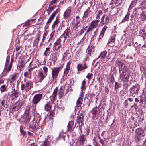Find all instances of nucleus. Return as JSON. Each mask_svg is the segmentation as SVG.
Returning a JSON list of instances; mask_svg holds the SVG:
<instances>
[{"mask_svg":"<svg viewBox=\"0 0 146 146\" xmlns=\"http://www.w3.org/2000/svg\"><path fill=\"white\" fill-rule=\"evenodd\" d=\"M92 12L90 11H86L84 13L83 18H86L88 17L90 13Z\"/></svg>","mask_w":146,"mask_h":146,"instance_id":"ea45409f","label":"nucleus"},{"mask_svg":"<svg viewBox=\"0 0 146 146\" xmlns=\"http://www.w3.org/2000/svg\"><path fill=\"white\" fill-rule=\"evenodd\" d=\"M83 101V98L82 96H80L78 99L77 100L76 104L77 106L79 107L82 104V102Z\"/></svg>","mask_w":146,"mask_h":146,"instance_id":"c756f323","label":"nucleus"},{"mask_svg":"<svg viewBox=\"0 0 146 146\" xmlns=\"http://www.w3.org/2000/svg\"><path fill=\"white\" fill-rule=\"evenodd\" d=\"M50 49L51 48L50 46L46 48L43 54V55L45 56V58H47V56L49 55Z\"/></svg>","mask_w":146,"mask_h":146,"instance_id":"bb28decb","label":"nucleus"},{"mask_svg":"<svg viewBox=\"0 0 146 146\" xmlns=\"http://www.w3.org/2000/svg\"><path fill=\"white\" fill-rule=\"evenodd\" d=\"M94 46L92 45L89 46L87 49V52L91 56L93 53L94 51Z\"/></svg>","mask_w":146,"mask_h":146,"instance_id":"412c9836","label":"nucleus"},{"mask_svg":"<svg viewBox=\"0 0 146 146\" xmlns=\"http://www.w3.org/2000/svg\"><path fill=\"white\" fill-rule=\"evenodd\" d=\"M20 131L21 133L23 135H25L26 134V132L23 130V128L22 126H20Z\"/></svg>","mask_w":146,"mask_h":146,"instance_id":"6e6d98bb","label":"nucleus"},{"mask_svg":"<svg viewBox=\"0 0 146 146\" xmlns=\"http://www.w3.org/2000/svg\"><path fill=\"white\" fill-rule=\"evenodd\" d=\"M24 83L21 84V87L22 90L25 89L26 91H28L33 87V82L29 80H24Z\"/></svg>","mask_w":146,"mask_h":146,"instance_id":"7ed1b4c3","label":"nucleus"},{"mask_svg":"<svg viewBox=\"0 0 146 146\" xmlns=\"http://www.w3.org/2000/svg\"><path fill=\"white\" fill-rule=\"evenodd\" d=\"M30 118V116L29 115V111L28 110H26L23 115L21 117L23 122L27 124L29 123Z\"/></svg>","mask_w":146,"mask_h":146,"instance_id":"423d86ee","label":"nucleus"},{"mask_svg":"<svg viewBox=\"0 0 146 146\" xmlns=\"http://www.w3.org/2000/svg\"><path fill=\"white\" fill-rule=\"evenodd\" d=\"M56 6L55 5H54L53 6H50L49 7L48 9V11H49V12H48V13L49 14L50 12L52 11L56 7Z\"/></svg>","mask_w":146,"mask_h":146,"instance_id":"8fccbe9b","label":"nucleus"},{"mask_svg":"<svg viewBox=\"0 0 146 146\" xmlns=\"http://www.w3.org/2000/svg\"><path fill=\"white\" fill-rule=\"evenodd\" d=\"M100 21L99 19L94 20L91 22L86 32V34H88V33L91 31L92 30L96 28L98 26L99 23Z\"/></svg>","mask_w":146,"mask_h":146,"instance_id":"20e7f679","label":"nucleus"},{"mask_svg":"<svg viewBox=\"0 0 146 146\" xmlns=\"http://www.w3.org/2000/svg\"><path fill=\"white\" fill-rule=\"evenodd\" d=\"M19 76V74L18 73H15L13 74L10 75V81L11 82H13L18 79Z\"/></svg>","mask_w":146,"mask_h":146,"instance_id":"2eb2a0df","label":"nucleus"},{"mask_svg":"<svg viewBox=\"0 0 146 146\" xmlns=\"http://www.w3.org/2000/svg\"><path fill=\"white\" fill-rule=\"evenodd\" d=\"M99 110V108L98 107H95L93 108L92 110L90 112V115L93 118L96 119L98 118L99 117L98 111Z\"/></svg>","mask_w":146,"mask_h":146,"instance_id":"0eeeda50","label":"nucleus"},{"mask_svg":"<svg viewBox=\"0 0 146 146\" xmlns=\"http://www.w3.org/2000/svg\"><path fill=\"white\" fill-rule=\"evenodd\" d=\"M87 27L86 26L85 27L83 28L82 29H81L80 31L78 33L80 35H81L82 34L85 32V31L86 30V29L87 28Z\"/></svg>","mask_w":146,"mask_h":146,"instance_id":"09e8293b","label":"nucleus"},{"mask_svg":"<svg viewBox=\"0 0 146 146\" xmlns=\"http://www.w3.org/2000/svg\"><path fill=\"white\" fill-rule=\"evenodd\" d=\"M9 57H8V56L6 58V63L4 69H5L7 68V65L9 63Z\"/></svg>","mask_w":146,"mask_h":146,"instance_id":"4d7b16f0","label":"nucleus"},{"mask_svg":"<svg viewBox=\"0 0 146 146\" xmlns=\"http://www.w3.org/2000/svg\"><path fill=\"white\" fill-rule=\"evenodd\" d=\"M18 92L15 91L14 92H13L12 93L10 94V96L13 98H17L18 96Z\"/></svg>","mask_w":146,"mask_h":146,"instance_id":"58836bf2","label":"nucleus"},{"mask_svg":"<svg viewBox=\"0 0 146 146\" xmlns=\"http://www.w3.org/2000/svg\"><path fill=\"white\" fill-rule=\"evenodd\" d=\"M57 92V88H56L54 89V91L53 92V94L51 96V98H53L52 100H55L56 99V97Z\"/></svg>","mask_w":146,"mask_h":146,"instance_id":"f704fd0d","label":"nucleus"},{"mask_svg":"<svg viewBox=\"0 0 146 146\" xmlns=\"http://www.w3.org/2000/svg\"><path fill=\"white\" fill-rule=\"evenodd\" d=\"M58 17V16L56 17L55 21L54 22L52 26V30H53L55 29V26L57 25L58 24L59 22V20Z\"/></svg>","mask_w":146,"mask_h":146,"instance_id":"2f4dec72","label":"nucleus"},{"mask_svg":"<svg viewBox=\"0 0 146 146\" xmlns=\"http://www.w3.org/2000/svg\"><path fill=\"white\" fill-rule=\"evenodd\" d=\"M6 86L5 85H2L0 88V90L1 92H4L6 89Z\"/></svg>","mask_w":146,"mask_h":146,"instance_id":"de8ad7c7","label":"nucleus"},{"mask_svg":"<svg viewBox=\"0 0 146 146\" xmlns=\"http://www.w3.org/2000/svg\"><path fill=\"white\" fill-rule=\"evenodd\" d=\"M55 30H53V31L51 33L49 39L48 40H51L52 39H53L55 37Z\"/></svg>","mask_w":146,"mask_h":146,"instance_id":"37998d69","label":"nucleus"},{"mask_svg":"<svg viewBox=\"0 0 146 146\" xmlns=\"http://www.w3.org/2000/svg\"><path fill=\"white\" fill-rule=\"evenodd\" d=\"M90 130L89 128H88L86 129L85 133L86 135H88L89 133L90 132Z\"/></svg>","mask_w":146,"mask_h":146,"instance_id":"338daca9","label":"nucleus"},{"mask_svg":"<svg viewBox=\"0 0 146 146\" xmlns=\"http://www.w3.org/2000/svg\"><path fill=\"white\" fill-rule=\"evenodd\" d=\"M88 68V66L86 63L82 64L80 63H78L77 66L78 71H82Z\"/></svg>","mask_w":146,"mask_h":146,"instance_id":"9b49d317","label":"nucleus"},{"mask_svg":"<svg viewBox=\"0 0 146 146\" xmlns=\"http://www.w3.org/2000/svg\"><path fill=\"white\" fill-rule=\"evenodd\" d=\"M28 71H26L24 73V75L25 77H27V74H31L33 70L32 68H29L27 70Z\"/></svg>","mask_w":146,"mask_h":146,"instance_id":"c03bdc74","label":"nucleus"},{"mask_svg":"<svg viewBox=\"0 0 146 146\" xmlns=\"http://www.w3.org/2000/svg\"><path fill=\"white\" fill-rule=\"evenodd\" d=\"M81 26V25H78L76 23H75L74 25V28L75 29H78L79 27H80Z\"/></svg>","mask_w":146,"mask_h":146,"instance_id":"0e129e2a","label":"nucleus"},{"mask_svg":"<svg viewBox=\"0 0 146 146\" xmlns=\"http://www.w3.org/2000/svg\"><path fill=\"white\" fill-rule=\"evenodd\" d=\"M110 19L106 15H103L101 19V22L102 24L104 25L107 24L109 21Z\"/></svg>","mask_w":146,"mask_h":146,"instance_id":"4468645a","label":"nucleus"},{"mask_svg":"<svg viewBox=\"0 0 146 146\" xmlns=\"http://www.w3.org/2000/svg\"><path fill=\"white\" fill-rule=\"evenodd\" d=\"M60 37L54 43L53 50L54 51H58L60 50L62 45L61 44V40L60 38Z\"/></svg>","mask_w":146,"mask_h":146,"instance_id":"6e6552de","label":"nucleus"},{"mask_svg":"<svg viewBox=\"0 0 146 146\" xmlns=\"http://www.w3.org/2000/svg\"><path fill=\"white\" fill-rule=\"evenodd\" d=\"M55 15H54V13H52L51 15L50 16L48 21L46 23L47 24H49L50 23L52 19L54 18Z\"/></svg>","mask_w":146,"mask_h":146,"instance_id":"4c0bfd02","label":"nucleus"},{"mask_svg":"<svg viewBox=\"0 0 146 146\" xmlns=\"http://www.w3.org/2000/svg\"><path fill=\"white\" fill-rule=\"evenodd\" d=\"M70 31V29L68 27L64 31V33L62 35H61L60 37H61L62 36H64V39L65 40L67 38L69 37V33Z\"/></svg>","mask_w":146,"mask_h":146,"instance_id":"dca6fc26","label":"nucleus"},{"mask_svg":"<svg viewBox=\"0 0 146 146\" xmlns=\"http://www.w3.org/2000/svg\"><path fill=\"white\" fill-rule=\"evenodd\" d=\"M86 83V82L85 81V79L83 81H82V83L81 84V88L82 89L84 88L85 87V86Z\"/></svg>","mask_w":146,"mask_h":146,"instance_id":"052dcab7","label":"nucleus"},{"mask_svg":"<svg viewBox=\"0 0 146 146\" xmlns=\"http://www.w3.org/2000/svg\"><path fill=\"white\" fill-rule=\"evenodd\" d=\"M116 62L119 68L125 65L123 63L119 60H117Z\"/></svg>","mask_w":146,"mask_h":146,"instance_id":"c9c22d12","label":"nucleus"},{"mask_svg":"<svg viewBox=\"0 0 146 146\" xmlns=\"http://www.w3.org/2000/svg\"><path fill=\"white\" fill-rule=\"evenodd\" d=\"M129 17V14L128 13H127L125 17L122 20L121 22H124L125 21H128Z\"/></svg>","mask_w":146,"mask_h":146,"instance_id":"a19ab883","label":"nucleus"},{"mask_svg":"<svg viewBox=\"0 0 146 146\" xmlns=\"http://www.w3.org/2000/svg\"><path fill=\"white\" fill-rule=\"evenodd\" d=\"M15 105L19 109L22 106V103L21 102L18 101L16 103Z\"/></svg>","mask_w":146,"mask_h":146,"instance_id":"49530a36","label":"nucleus"},{"mask_svg":"<svg viewBox=\"0 0 146 146\" xmlns=\"http://www.w3.org/2000/svg\"><path fill=\"white\" fill-rule=\"evenodd\" d=\"M47 75L43 74V71L42 69L38 71V78L40 82H42V80Z\"/></svg>","mask_w":146,"mask_h":146,"instance_id":"ddd939ff","label":"nucleus"},{"mask_svg":"<svg viewBox=\"0 0 146 146\" xmlns=\"http://www.w3.org/2000/svg\"><path fill=\"white\" fill-rule=\"evenodd\" d=\"M68 53H67L66 52H65L64 53V54L63 55V59H64V58L67 57V56Z\"/></svg>","mask_w":146,"mask_h":146,"instance_id":"774afa93","label":"nucleus"},{"mask_svg":"<svg viewBox=\"0 0 146 146\" xmlns=\"http://www.w3.org/2000/svg\"><path fill=\"white\" fill-rule=\"evenodd\" d=\"M43 69L44 72V75H47V72H48V68L46 66H44L43 67Z\"/></svg>","mask_w":146,"mask_h":146,"instance_id":"5fc2aeb1","label":"nucleus"},{"mask_svg":"<svg viewBox=\"0 0 146 146\" xmlns=\"http://www.w3.org/2000/svg\"><path fill=\"white\" fill-rule=\"evenodd\" d=\"M54 113L52 110H51L50 112L49 117L50 119H52L54 116Z\"/></svg>","mask_w":146,"mask_h":146,"instance_id":"864d4df0","label":"nucleus"},{"mask_svg":"<svg viewBox=\"0 0 146 146\" xmlns=\"http://www.w3.org/2000/svg\"><path fill=\"white\" fill-rule=\"evenodd\" d=\"M141 20L142 21H144L146 19V13L145 12L142 11V13L141 14Z\"/></svg>","mask_w":146,"mask_h":146,"instance_id":"e433bc0d","label":"nucleus"},{"mask_svg":"<svg viewBox=\"0 0 146 146\" xmlns=\"http://www.w3.org/2000/svg\"><path fill=\"white\" fill-rule=\"evenodd\" d=\"M25 66V63L23 61V60L21 61V62L20 63V64L19 66V69L20 70L23 68Z\"/></svg>","mask_w":146,"mask_h":146,"instance_id":"a18cd8bd","label":"nucleus"},{"mask_svg":"<svg viewBox=\"0 0 146 146\" xmlns=\"http://www.w3.org/2000/svg\"><path fill=\"white\" fill-rule=\"evenodd\" d=\"M29 125V130L37 135L38 137H40L42 135V129L39 125V124L36 123V121L32 120L30 122Z\"/></svg>","mask_w":146,"mask_h":146,"instance_id":"f257e3e1","label":"nucleus"},{"mask_svg":"<svg viewBox=\"0 0 146 146\" xmlns=\"http://www.w3.org/2000/svg\"><path fill=\"white\" fill-rule=\"evenodd\" d=\"M120 76L122 81L127 82L128 81V79L130 77V73L128 72L121 73L120 75Z\"/></svg>","mask_w":146,"mask_h":146,"instance_id":"1a4fd4ad","label":"nucleus"},{"mask_svg":"<svg viewBox=\"0 0 146 146\" xmlns=\"http://www.w3.org/2000/svg\"><path fill=\"white\" fill-rule=\"evenodd\" d=\"M107 27L105 25L103 28L102 30L100 32L99 38H98V41L101 39L104 36V34Z\"/></svg>","mask_w":146,"mask_h":146,"instance_id":"a211bd4d","label":"nucleus"},{"mask_svg":"<svg viewBox=\"0 0 146 146\" xmlns=\"http://www.w3.org/2000/svg\"><path fill=\"white\" fill-rule=\"evenodd\" d=\"M42 96V94H38L35 95L33 98L32 100V103L33 106L32 110L34 112L36 111V106L37 104L41 101Z\"/></svg>","mask_w":146,"mask_h":146,"instance_id":"f03ea898","label":"nucleus"},{"mask_svg":"<svg viewBox=\"0 0 146 146\" xmlns=\"http://www.w3.org/2000/svg\"><path fill=\"white\" fill-rule=\"evenodd\" d=\"M46 117H45L44 118V119L43 122L41 124V125L42 127V126H44V125L45 124V123H46Z\"/></svg>","mask_w":146,"mask_h":146,"instance_id":"680f3d73","label":"nucleus"},{"mask_svg":"<svg viewBox=\"0 0 146 146\" xmlns=\"http://www.w3.org/2000/svg\"><path fill=\"white\" fill-rule=\"evenodd\" d=\"M71 63V61H69L67 63L65 69L64 70V74L65 75H67L68 74L70 68V64Z\"/></svg>","mask_w":146,"mask_h":146,"instance_id":"f3484780","label":"nucleus"},{"mask_svg":"<svg viewBox=\"0 0 146 146\" xmlns=\"http://www.w3.org/2000/svg\"><path fill=\"white\" fill-rule=\"evenodd\" d=\"M138 1V0H133L130 5L128 10H129L132 9L133 7H135Z\"/></svg>","mask_w":146,"mask_h":146,"instance_id":"473e14b6","label":"nucleus"},{"mask_svg":"<svg viewBox=\"0 0 146 146\" xmlns=\"http://www.w3.org/2000/svg\"><path fill=\"white\" fill-rule=\"evenodd\" d=\"M135 132L136 136L138 137L143 134L144 131L141 128H139L136 129Z\"/></svg>","mask_w":146,"mask_h":146,"instance_id":"5701e85b","label":"nucleus"},{"mask_svg":"<svg viewBox=\"0 0 146 146\" xmlns=\"http://www.w3.org/2000/svg\"><path fill=\"white\" fill-rule=\"evenodd\" d=\"M11 107L12 110H13L14 111H17L19 109V108H18L17 106H16L15 104L14 106H12Z\"/></svg>","mask_w":146,"mask_h":146,"instance_id":"13d9d810","label":"nucleus"},{"mask_svg":"<svg viewBox=\"0 0 146 146\" xmlns=\"http://www.w3.org/2000/svg\"><path fill=\"white\" fill-rule=\"evenodd\" d=\"M141 5L144 9L146 8V0H144L142 2Z\"/></svg>","mask_w":146,"mask_h":146,"instance_id":"bf43d9fd","label":"nucleus"},{"mask_svg":"<svg viewBox=\"0 0 146 146\" xmlns=\"http://www.w3.org/2000/svg\"><path fill=\"white\" fill-rule=\"evenodd\" d=\"M64 91V88L63 87H61L59 90L58 95L59 99H61L62 97Z\"/></svg>","mask_w":146,"mask_h":146,"instance_id":"393cba45","label":"nucleus"},{"mask_svg":"<svg viewBox=\"0 0 146 146\" xmlns=\"http://www.w3.org/2000/svg\"><path fill=\"white\" fill-rule=\"evenodd\" d=\"M59 54H58L57 52H55L53 53L52 56V60L53 61L54 64L55 63L58 59V57Z\"/></svg>","mask_w":146,"mask_h":146,"instance_id":"4be33fe9","label":"nucleus"},{"mask_svg":"<svg viewBox=\"0 0 146 146\" xmlns=\"http://www.w3.org/2000/svg\"><path fill=\"white\" fill-rule=\"evenodd\" d=\"M92 76L93 74L92 73H88L87 74V76H86V78L89 80H90L91 79V77Z\"/></svg>","mask_w":146,"mask_h":146,"instance_id":"603ef678","label":"nucleus"},{"mask_svg":"<svg viewBox=\"0 0 146 146\" xmlns=\"http://www.w3.org/2000/svg\"><path fill=\"white\" fill-rule=\"evenodd\" d=\"M50 141V137L48 136L43 141L41 146H49Z\"/></svg>","mask_w":146,"mask_h":146,"instance_id":"aec40b11","label":"nucleus"},{"mask_svg":"<svg viewBox=\"0 0 146 146\" xmlns=\"http://www.w3.org/2000/svg\"><path fill=\"white\" fill-rule=\"evenodd\" d=\"M39 40V36L37 37L35 39V40L33 42V46H37Z\"/></svg>","mask_w":146,"mask_h":146,"instance_id":"79ce46f5","label":"nucleus"},{"mask_svg":"<svg viewBox=\"0 0 146 146\" xmlns=\"http://www.w3.org/2000/svg\"><path fill=\"white\" fill-rule=\"evenodd\" d=\"M60 69V67H56L52 69L51 74L53 81L55 82L56 80Z\"/></svg>","mask_w":146,"mask_h":146,"instance_id":"39448f33","label":"nucleus"},{"mask_svg":"<svg viewBox=\"0 0 146 146\" xmlns=\"http://www.w3.org/2000/svg\"><path fill=\"white\" fill-rule=\"evenodd\" d=\"M71 12L70 7H69L66 9L64 14L63 16L64 19H66L70 15Z\"/></svg>","mask_w":146,"mask_h":146,"instance_id":"6ab92c4d","label":"nucleus"},{"mask_svg":"<svg viewBox=\"0 0 146 146\" xmlns=\"http://www.w3.org/2000/svg\"><path fill=\"white\" fill-rule=\"evenodd\" d=\"M30 20L27 21L26 22H25V26H27L30 25Z\"/></svg>","mask_w":146,"mask_h":146,"instance_id":"69168bd1","label":"nucleus"},{"mask_svg":"<svg viewBox=\"0 0 146 146\" xmlns=\"http://www.w3.org/2000/svg\"><path fill=\"white\" fill-rule=\"evenodd\" d=\"M116 35L115 34L113 35L112 36H111L110 38V39L108 43V44H109L111 42H114L115 40V38Z\"/></svg>","mask_w":146,"mask_h":146,"instance_id":"72a5a7b5","label":"nucleus"},{"mask_svg":"<svg viewBox=\"0 0 146 146\" xmlns=\"http://www.w3.org/2000/svg\"><path fill=\"white\" fill-rule=\"evenodd\" d=\"M115 89H117L119 88V84H118L117 82H115Z\"/></svg>","mask_w":146,"mask_h":146,"instance_id":"e2e57ef3","label":"nucleus"},{"mask_svg":"<svg viewBox=\"0 0 146 146\" xmlns=\"http://www.w3.org/2000/svg\"><path fill=\"white\" fill-rule=\"evenodd\" d=\"M139 88V85L138 84H136L130 88L129 89L130 92L132 94L137 93Z\"/></svg>","mask_w":146,"mask_h":146,"instance_id":"9d476101","label":"nucleus"},{"mask_svg":"<svg viewBox=\"0 0 146 146\" xmlns=\"http://www.w3.org/2000/svg\"><path fill=\"white\" fill-rule=\"evenodd\" d=\"M128 68L127 66L125 65L122 67H121L119 69V71L120 72L121 71H122V73H124L127 72H128Z\"/></svg>","mask_w":146,"mask_h":146,"instance_id":"c85d7f7f","label":"nucleus"},{"mask_svg":"<svg viewBox=\"0 0 146 146\" xmlns=\"http://www.w3.org/2000/svg\"><path fill=\"white\" fill-rule=\"evenodd\" d=\"M83 118V115L82 113H81L77 117V122L79 125V127L83 124V122L84 121Z\"/></svg>","mask_w":146,"mask_h":146,"instance_id":"f8f14e48","label":"nucleus"},{"mask_svg":"<svg viewBox=\"0 0 146 146\" xmlns=\"http://www.w3.org/2000/svg\"><path fill=\"white\" fill-rule=\"evenodd\" d=\"M51 106L50 103V102H48L44 106L45 110L47 111H49L51 109Z\"/></svg>","mask_w":146,"mask_h":146,"instance_id":"cd10ccee","label":"nucleus"},{"mask_svg":"<svg viewBox=\"0 0 146 146\" xmlns=\"http://www.w3.org/2000/svg\"><path fill=\"white\" fill-rule=\"evenodd\" d=\"M35 118L33 119V121H36V123L39 124V125H40V121L41 119V118L40 115L38 114H36L35 115Z\"/></svg>","mask_w":146,"mask_h":146,"instance_id":"b1692460","label":"nucleus"},{"mask_svg":"<svg viewBox=\"0 0 146 146\" xmlns=\"http://www.w3.org/2000/svg\"><path fill=\"white\" fill-rule=\"evenodd\" d=\"M107 54V52L106 51L102 52L100 54L98 58H100L102 59H104L105 57Z\"/></svg>","mask_w":146,"mask_h":146,"instance_id":"7c9ffc66","label":"nucleus"},{"mask_svg":"<svg viewBox=\"0 0 146 146\" xmlns=\"http://www.w3.org/2000/svg\"><path fill=\"white\" fill-rule=\"evenodd\" d=\"M123 0H116L115 4L117 5V6H118L121 5L123 2Z\"/></svg>","mask_w":146,"mask_h":146,"instance_id":"3c124183","label":"nucleus"},{"mask_svg":"<svg viewBox=\"0 0 146 146\" xmlns=\"http://www.w3.org/2000/svg\"><path fill=\"white\" fill-rule=\"evenodd\" d=\"M86 137L84 135L80 136L79 138V140L80 144L83 145L84 144L86 140Z\"/></svg>","mask_w":146,"mask_h":146,"instance_id":"a878e982","label":"nucleus"}]
</instances>
